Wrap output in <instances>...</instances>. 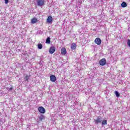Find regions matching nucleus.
I'll return each instance as SVG.
<instances>
[{"mask_svg":"<svg viewBox=\"0 0 130 130\" xmlns=\"http://www.w3.org/2000/svg\"><path fill=\"white\" fill-rule=\"evenodd\" d=\"M7 89L8 90V88H7Z\"/></svg>","mask_w":130,"mask_h":130,"instance_id":"nucleus-22","label":"nucleus"},{"mask_svg":"<svg viewBox=\"0 0 130 130\" xmlns=\"http://www.w3.org/2000/svg\"><path fill=\"white\" fill-rule=\"evenodd\" d=\"M95 124H99V123H101L102 121V117L101 116L98 117L97 119L94 120Z\"/></svg>","mask_w":130,"mask_h":130,"instance_id":"nucleus-1","label":"nucleus"},{"mask_svg":"<svg viewBox=\"0 0 130 130\" xmlns=\"http://www.w3.org/2000/svg\"><path fill=\"white\" fill-rule=\"evenodd\" d=\"M46 43H48L49 44L50 43V38L48 37L47 38Z\"/></svg>","mask_w":130,"mask_h":130,"instance_id":"nucleus-16","label":"nucleus"},{"mask_svg":"<svg viewBox=\"0 0 130 130\" xmlns=\"http://www.w3.org/2000/svg\"><path fill=\"white\" fill-rule=\"evenodd\" d=\"M77 48V44H76V43H73L71 44V49H73L74 50H75V49H76V48Z\"/></svg>","mask_w":130,"mask_h":130,"instance_id":"nucleus-10","label":"nucleus"},{"mask_svg":"<svg viewBox=\"0 0 130 130\" xmlns=\"http://www.w3.org/2000/svg\"><path fill=\"white\" fill-rule=\"evenodd\" d=\"M14 88V87H13V86H12L11 87H10V88H9V91H12V90H13V89Z\"/></svg>","mask_w":130,"mask_h":130,"instance_id":"nucleus-20","label":"nucleus"},{"mask_svg":"<svg viewBox=\"0 0 130 130\" xmlns=\"http://www.w3.org/2000/svg\"><path fill=\"white\" fill-rule=\"evenodd\" d=\"M39 118L41 121H42V120L45 119V117L43 115H41L39 117Z\"/></svg>","mask_w":130,"mask_h":130,"instance_id":"nucleus-12","label":"nucleus"},{"mask_svg":"<svg viewBox=\"0 0 130 130\" xmlns=\"http://www.w3.org/2000/svg\"><path fill=\"white\" fill-rule=\"evenodd\" d=\"M37 4H38V6H39L40 7H42V6H44V4H45V1L38 0Z\"/></svg>","mask_w":130,"mask_h":130,"instance_id":"nucleus-2","label":"nucleus"},{"mask_svg":"<svg viewBox=\"0 0 130 130\" xmlns=\"http://www.w3.org/2000/svg\"><path fill=\"white\" fill-rule=\"evenodd\" d=\"M121 6L122 8H126V7H127V4H126V3L125 2H122Z\"/></svg>","mask_w":130,"mask_h":130,"instance_id":"nucleus-13","label":"nucleus"},{"mask_svg":"<svg viewBox=\"0 0 130 130\" xmlns=\"http://www.w3.org/2000/svg\"><path fill=\"white\" fill-rule=\"evenodd\" d=\"M128 46L130 48V40L128 39L127 40V42Z\"/></svg>","mask_w":130,"mask_h":130,"instance_id":"nucleus-19","label":"nucleus"},{"mask_svg":"<svg viewBox=\"0 0 130 130\" xmlns=\"http://www.w3.org/2000/svg\"><path fill=\"white\" fill-rule=\"evenodd\" d=\"M38 22V19L36 17H34L31 19V24H36Z\"/></svg>","mask_w":130,"mask_h":130,"instance_id":"nucleus-8","label":"nucleus"},{"mask_svg":"<svg viewBox=\"0 0 130 130\" xmlns=\"http://www.w3.org/2000/svg\"><path fill=\"white\" fill-rule=\"evenodd\" d=\"M38 110L40 113H42L43 114H44V113L46 112L45 108L42 106L39 107Z\"/></svg>","mask_w":130,"mask_h":130,"instance_id":"nucleus-3","label":"nucleus"},{"mask_svg":"<svg viewBox=\"0 0 130 130\" xmlns=\"http://www.w3.org/2000/svg\"><path fill=\"white\" fill-rule=\"evenodd\" d=\"M61 54L62 55H66L67 54V49L66 48L63 47L61 49Z\"/></svg>","mask_w":130,"mask_h":130,"instance_id":"nucleus-7","label":"nucleus"},{"mask_svg":"<svg viewBox=\"0 0 130 130\" xmlns=\"http://www.w3.org/2000/svg\"><path fill=\"white\" fill-rule=\"evenodd\" d=\"M115 94L116 97H117L118 98V97H119V96H120V94L117 91H115Z\"/></svg>","mask_w":130,"mask_h":130,"instance_id":"nucleus-15","label":"nucleus"},{"mask_svg":"<svg viewBox=\"0 0 130 130\" xmlns=\"http://www.w3.org/2000/svg\"><path fill=\"white\" fill-rule=\"evenodd\" d=\"M47 22V23H49L50 24V23L52 22V17L51 16H49V17H48Z\"/></svg>","mask_w":130,"mask_h":130,"instance_id":"nucleus-11","label":"nucleus"},{"mask_svg":"<svg viewBox=\"0 0 130 130\" xmlns=\"http://www.w3.org/2000/svg\"><path fill=\"white\" fill-rule=\"evenodd\" d=\"M5 4H8L9 3V0H5Z\"/></svg>","mask_w":130,"mask_h":130,"instance_id":"nucleus-21","label":"nucleus"},{"mask_svg":"<svg viewBox=\"0 0 130 130\" xmlns=\"http://www.w3.org/2000/svg\"><path fill=\"white\" fill-rule=\"evenodd\" d=\"M55 52V47H54V46L51 47L49 50V53H50L51 54H52L54 53Z\"/></svg>","mask_w":130,"mask_h":130,"instance_id":"nucleus-5","label":"nucleus"},{"mask_svg":"<svg viewBox=\"0 0 130 130\" xmlns=\"http://www.w3.org/2000/svg\"><path fill=\"white\" fill-rule=\"evenodd\" d=\"M42 47H43L42 44H40L38 45V48H39V49H42Z\"/></svg>","mask_w":130,"mask_h":130,"instance_id":"nucleus-18","label":"nucleus"},{"mask_svg":"<svg viewBox=\"0 0 130 130\" xmlns=\"http://www.w3.org/2000/svg\"><path fill=\"white\" fill-rule=\"evenodd\" d=\"M29 78H30V76L26 75L24 79L25 80V81H27L28 82V81H29Z\"/></svg>","mask_w":130,"mask_h":130,"instance_id":"nucleus-17","label":"nucleus"},{"mask_svg":"<svg viewBox=\"0 0 130 130\" xmlns=\"http://www.w3.org/2000/svg\"><path fill=\"white\" fill-rule=\"evenodd\" d=\"M100 66H105L106 64V59L105 58H103L100 60Z\"/></svg>","mask_w":130,"mask_h":130,"instance_id":"nucleus-4","label":"nucleus"},{"mask_svg":"<svg viewBox=\"0 0 130 130\" xmlns=\"http://www.w3.org/2000/svg\"><path fill=\"white\" fill-rule=\"evenodd\" d=\"M94 42L98 45H100L101 44V39L99 38H96L94 40Z\"/></svg>","mask_w":130,"mask_h":130,"instance_id":"nucleus-6","label":"nucleus"},{"mask_svg":"<svg viewBox=\"0 0 130 130\" xmlns=\"http://www.w3.org/2000/svg\"><path fill=\"white\" fill-rule=\"evenodd\" d=\"M50 79L51 82H55V81H56V77L54 75H51L50 76Z\"/></svg>","mask_w":130,"mask_h":130,"instance_id":"nucleus-9","label":"nucleus"},{"mask_svg":"<svg viewBox=\"0 0 130 130\" xmlns=\"http://www.w3.org/2000/svg\"><path fill=\"white\" fill-rule=\"evenodd\" d=\"M102 125H106L107 124V120H105L102 122Z\"/></svg>","mask_w":130,"mask_h":130,"instance_id":"nucleus-14","label":"nucleus"}]
</instances>
